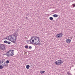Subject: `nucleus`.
Segmentation results:
<instances>
[{"mask_svg": "<svg viewBox=\"0 0 75 75\" xmlns=\"http://www.w3.org/2000/svg\"><path fill=\"white\" fill-rule=\"evenodd\" d=\"M17 36H16L14 35H12V37L11 38V42L13 43H15L16 41V39H17Z\"/></svg>", "mask_w": 75, "mask_h": 75, "instance_id": "7ed1b4c3", "label": "nucleus"}, {"mask_svg": "<svg viewBox=\"0 0 75 75\" xmlns=\"http://www.w3.org/2000/svg\"><path fill=\"white\" fill-rule=\"evenodd\" d=\"M5 63H6V64H8V63H9V60H7L6 61V62Z\"/></svg>", "mask_w": 75, "mask_h": 75, "instance_id": "4468645a", "label": "nucleus"}, {"mask_svg": "<svg viewBox=\"0 0 75 75\" xmlns=\"http://www.w3.org/2000/svg\"><path fill=\"white\" fill-rule=\"evenodd\" d=\"M30 66L29 65H27L26 66V68L27 69H29L30 68Z\"/></svg>", "mask_w": 75, "mask_h": 75, "instance_id": "9d476101", "label": "nucleus"}, {"mask_svg": "<svg viewBox=\"0 0 75 75\" xmlns=\"http://www.w3.org/2000/svg\"><path fill=\"white\" fill-rule=\"evenodd\" d=\"M71 40L69 39H67L66 40V42L67 44H69V43H71Z\"/></svg>", "mask_w": 75, "mask_h": 75, "instance_id": "0eeeda50", "label": "nucleus"}, {"mask_svg": "<svg viewBox=\"0 0 75 75\" xmlns=\"http://www.w3.org/2000/svg\"><path fill=\"white\" fill-rule=\"evenodd\" d=\"M11 37H12V35H9V36L6 37V40H8L9 41H11Z\"/></svg>", "mask_w": 75, "mask_h": 75, "instance_id": "39448f33", "label": "nucleus"}, {"mask_svg": "<svg viewBox=\"0 0 75 75\" xmlns=\"http://www.w3.org/2000/svg\"><path fill=\"white\" fill-rule=\"evenodd\" d=\"M7 43L8 44H11V42H8Z\"/></svg>", "mask_w": 75, "mask_h": 75, "instance_id": "4be33fe9", "label": "nucleus"}, {"mask_svg": "<svg viewBox=\"0 0 75 75\" xmlns=\"http://www.w3.org/2000/svg\"><path fill=\"white\" fill-rule=\"evenodd\" d=\"M25 48H27V49L28 48V47L27 45L25 46Z\"/></svg>", "mask_w": 75, "mask_h": 75, "instance_id": "dca6fc26", "label": "nucleus"}, {"mask_svg": "<svg viewBox=\"0 0 75 75\" xmlns=\"http://www.w3.org/2000/svg\"><path fill=\"white\" fill-rule=\"evenodd\" d=\"M3 63V62H2V60H0V65L1 66Z\"/></svg>", "mask_w": 75, "mask_h": 75, "instance_id": "9b49d317", "label": "nucleus"}, {"mask_svg": "<svg viewBox=\"0 0 75 75\" xmlns=\"http://www.w3.org/2000/svg\"><path fill=\"white\" fill-rule=\"evenodd\" d=\"M67 75H71V74H70V73L68 72L67 73Z\"/></svg>", "mask_w": 75, "mask_h": 75, "instance_id": "aec40b11", "label": "nucleus"}, {"mask_svg": "<svg viewBox=\"0 0 75 75\" xmlns=\"http://www.w3.org/2000/svg\"><path fill=\"white\" fill-rule=\"evenodd\" d=\"M4 43H6V44H7L8 42L6 40H5L4 41Z\"/></svg>", "mask_w": 75, "mask_h": 75, "instance_id": "f3484780", "label": "nucleus"}, {"mask_svg": "<svg viewBox=\"0 0 75 75\" xmlns=\"http://www.w3.org/2000/svg\"><path fill=\"white\" fill-rule=\"evenodd\" d=\"M7 57H11L14 55V52L13 50H10L8 51L6 53V54Z\"/></svg>", "mask_w": 75, "mask_h": 75, "instance_id": "f03ea898", "label": "nucleus"}, {"mask_svg": "<svg viewBox=\"0 0 75 75\" xmlns=\"http://www.w3.org/2000/svg\"><path fill=\"white\" fill-rule=\"evenodd\" d=\"M29 50H31V49H32V47H31V46H29Z\"/></svg>", "mask_w": 75, "mask_h": 75, "instance_id": "a211bd4d", "label": "nucleus"}, {"mask_svg": "<svg viewBox=\"0 0 75 75\" xmlns=\"http://www.w3.org/2000/svg\"><path fill=\"white\" fill-rule=\"evenodd\" d=\"M7 64L6 62L4 63V64H3L1 66H2L3 68H6L7 67Z\"/></svg>", "mask_w": 75, "mask_h": 75, "instance_id": "6e6552de", "label": "nucleus"}, {"mask_svg": "<svg viewBox=\"0 0 75 75\" xmlns=\"http://www.w3.org/2000/svg\"><path fill=\"white\" fill-rule=\"evenodd\" d=\"M28 41H29V40H27V43H28Z\"/></svg>", "mask_w": 75, "mask_h": 75, "instance_id": "5701e85b", "label": "nucleus"}, {"mask_svg": "<svg viewBox=\"0 0 75 75\" xmlns=\"http://www.w3.org/2000/svg\"><path fill=\"white\" fill-rule=\"evenodd\" d=\"M3 67L2 66H0V69H3Z\"/></svg>", "mask_w": 75, "mask_h": 75, "instance_id": "6ab92c4d", "label": "nucleus"}, {"mask_svg": "<svg viewBox=\"0 0 75 75\" xmlns=\"http://www.w3.org/2000/svg\"><path fill=\"white\" fill-rule=\"evenodd\" d=\"M49 19H50V20H52L54 18L52 17H50L49 18Z\"/></svg>", "mask_w": 75, "mask_h": 75, "instance_id": "ddd939ff", "label": "nucleus"}, {"mask_svg": "<svg viewBox=\"0 0 75 75\" xmlns=\"http://www.w3.org/2000/svg\"><path fill=\"white\" fill-rule=\"evenodd\" d=\"M63 61L61 59H59L54 62V64L56 65H61L62 64H63Z\"/></svg>", "mask_w": 75, "mask_h": 75, "instance_id": "20e7f679", "label": "nucleus"}, {"mask_svg": "<svg viewBox=\"0 0 75 75\" xmlns=\"http://www.w3.org/2000/svg\"><path fill=\"white\" fill-rule=\"evenodd\" d=\"M25 18H26V19H27L28 18V17H26Z\"/></svg>", "mask_w": 75, "mask_h": 75, "instance_id": "b1692460", "label": "nucleus"}, {"mask_svg": "<svg viewBox=\"0 0 75 75\" xmlns=\"http://www.w3.org/2000/svg\"><path fill=\"white\" fill-rule=\"evenodd\" d=\"M45 72V71H40L41 74H43V73H44Z\"/></svg>", "mask_w": 75, "mask_h": 75, "instance_id": "2eb2a0df", "label": "nucleus"}, {"mask_svg": "<svg viewBox=\"0 0 75 75\" xmlns=\"http://www.w3.org/2000/svg\"><path fill=\"white\" fill-rule=\"evenodd\" d=\"M2 49L1 48V47H0V50H1Z\"/></svg>", "mask_w": 75, "mask_h": 75, "instance_id": "393cba45", "label": "nucleus"}, {"mask_svg": "<svg viewBox=\"0 0 75 75\" xmlns=\"http://www.w3.org/2000/svg\"><path fill=\"white\" fill-rule=\"evenodd\" d=\"M4 45H0V47H1V48L2 49H3V48H4Z\"/></svg>", "mask_w": 75, "mask_h": 75, "instance_id": "1a4fd4ad", "label": "nucleus"}, {"mask_svg": "<svg viewBox=\"0 0 75 75\" xmlns=\"http://www.w3.org/2000/svg\"><path fill=\"white\" fill-rule=\"evenodd\" d=\"M40 37L38 36H33L31 38L30 41L33 43H35L36 45H41V44L40 42Z\"/></svg>", "mask_w": 75, "mask_h": 75, "instance_id": "f257e3e1", "label": "nucleus"}, {"mask_svg": "<svg viewBox=\"0 0 75 75\" xmlns=\"http://www.w3.org/2000/svg\"><path fill=\"white\" fill-rule=\"evenodd\" d=\"M56 37L57 38H61L62 37V34L60 33L56 35Z\"/></svg>", "mask_w": 75, "mask_h": 75, "instance_id": "423d86ee", "label": "nucleus"}, {"mask_svg": "<svg viewBox=\"0 0 75 75\" xmlns=\"http://www.w3.org/2000/svg\"><path fill=\"white\" fill-rule=\"evenodd\" d=\"M54 17H58V15L56 14H54L53 15Z\"/></svg>", "mask_w": 75, "mask_h": 75, "instance_id": "f8f14e48", "label": "nucleus"}, {"mask_svg": "<svg viewBox=\"0 0 75 75\" xmlns=\"http://www.w3.org/2000/svg\"><path fill=\"white\" fill-rule=\"evenodd\" d=\"M72 6H73V7H75V4H72Z\"/></svg>", "mask_w": 75, "mask_h": 75, "instance_id": "412c9836", "label": "nucleus"}]
</instances>
